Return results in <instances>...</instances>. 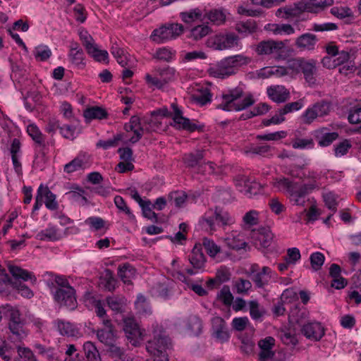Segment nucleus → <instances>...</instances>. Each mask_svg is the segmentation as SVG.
<instances>
[{
    "instance_id": "obj_43",
    "label": "nucleus",
    "mask_w": 361,
    "mask_h": 361,
    "mask_svg": "<svg viewBox=\"0 0 361 361\" xmlns=\"http://www.w3.org/2000/svg\"><path fill=\"white\" fill-rule=\"evenodd\" d=\"M304 59L301 58H295L289 59L287 63L286 69L288 72V75L290 78L295 77L300 71Z\"/></svg>"
},
{
    "instance_id": "obj_28",
    "label": "nucleus",
    "mask_w": 361,
    "mask_h": 361,
    "mask_svg": "<svg viewBox=\"0 0 361 361\" xmlns=\"http://www.w3.org/2000/svg\"><path fill=\"white\" fill-rule=\"evenodd\" d=\"M39 193H41L42 199L44 198L43 202L47 208L51 210H55L58 208L56 195L50 191L48 187L41 185L39 187Z\"/></svg>"
},
{
    "instance_id": "obj_61",
    "label": "nucleus",
    "mask_w": 361,
    "mask_h": 361,
    "mask_svg": "<svg viewBox=\"0 0 361 361\" xmlns=\"http://www.w3.org/2000/svg\"><path fill=\"white\" fill-rule=\"evenodd\" d=\"M324 255L319 252H316L310 255V260L311 266L314 271H318L321 269L324 262Z\"/></svg>"
},
{
    "instance_id": "obj_32",
    "label": "nucleus",
    "mask_w": 361,
    "mask_h": 361,
    "mask_svg": "<svg viewBox=\"0 0 361 361\" xmlns=\"http://www.w3.org/2000/svg\"><path fill=\"white\" fill-rule=\"evenodd\" d=\"M87 164L85 155H79L64 166V171L71 173L84 169Z\"/></svg>"
},
{
    "instance_id": "obj_47",
    "label": "nucleus",
    "mask_w": 361,
    "mask_h": 361,
    "mask_svg": "<svg viewBox=\"0 0 361 361\" xmlns=\"http://www.w3.org/2000/svg\"><path fill=\"white\" fill-rule=\"evenodd\" d=\"M8 328L18 341L24 339L27 335L26 331L23 329V321L8 322Z\"/></svg>"
},
{
    "instance_id": "obj_7",
    "label": "nucleus",
    "mask_w": 361,
    "mask_h": 361,
    "mask_svg": "<svg viewBox=\"0 0 361 361\" xmlns=\"http://www.w3.org/2000/svg\"><path fill=\"white\" fill-rule=\"evenodd\" d=\"M300 318L294 319L295 322L301 327V333L307 339L313 341H319L325 334V329L322 324L316 321L305 322L302 319L307 317L305 311H299Z\"/></svg>"
},
{
    "instance_id": "obj_40",
    "label": "nucleus",
    "mask_w": 361,
    "mask_h": 361,
    "mask_svg": "<svg viewBox=\"0 0 361 361\" xmlns=\"http://www.w3.org/2000/svg\"><path fill=\"white\" fill-rule=\"evenodd\" d=\"M205 17L213 24L220 25L225 23L226 16L224 9L215 8L207 12Z\"/></svg>"
},
{
    "instance_id": "obj_1",
    "label": "nucleus",
    "mask_w": 361,
    "mask_h": 361,
    "mask_svg": "<svg viewBox=\"0 0 361 361\" xmlns=\"http://www.w3.org/2000/svg\"><path fill=\"white\" fill-rule=\"evenodd\" d=\"M251 61L252 59L244 54L229 56L211 65L207 73L211 77L225 79L236 74L240 68L247 66Z\"/></svg>"
},
{
    "instance_id": "obj_46",
    "label": "nucleus",
    "mask_w": 361,
    "mask_h": 361,
    "mask_svg": "<svg viewBox=\"0 0 361 361\" xmlns=\"http://www.w3.org/2000/svg\"><path fill=\"white\" fill-rule=\"evenodd\" d=\"M68 57L71 63L78 68L81 69L85 67L83 51H75V49H71Z\"/></svg>"
},
{
    "instance_id": "obj_38",
    "label": "nucleus",
    "mask_w": 361,
    "mask_h": 361,
    "mask_svg": "<svg viewBox=\"0 0 361 361\" xmlns=\"http://www.w3.org/2000/svg\"><path fill=\"white\" fill-rule=\"evenodd\" d=\"M266 28L274 35H291L295 32L294 28L289 24L270 23Z\"/></svg>"
},
{
    "instance_id": "obj_36",
    "label": "nucleus",
    "mask_w": 361,
    "mask_h": 361,
    "mask_svg": "<svg viewBox=\"0 0 361 361\" xmlns=\"http://www.w3.org/2000/svg\"><path fill=\"white\" fill-rule=\"evenodd\" d=\"M235 30L243 36L254 33L257 30V25L254 20H248L245 22H238L235 25Z\"/></svg>"
},
{
    "instance_id": "obj_56",
    "label": "nucleus",
    "mask_w": 361,
    "mask_h": 361,
    "mask_svg": "<svg viewBox=\"0 0 361 361\" xmlns=\"http://www.w3.org/2000/svg\"><path fill=\"white\" fill-rule=\"evenodd\" d=\"M34 56L37 60L44 61L50 58L51 51L46 45H39L34 51Z\"/></svg>"
},
{
    "instance_id": "obj_11",
    "label": "nucleus",
    "mask_w": 361,
    "mask_h": 361,
    "mask_svg": "<svg viewBox=\"0 0 361 361\" xmlns=\"http://www.w3.org/2000/svg\"><path fill=\"white\" fill-rule=\"evenodd\" d=\"M249 271L252 281L255 286L259 288L267 286L276 275L269 267L260 268L257 264H252Z\"/></svg>"
},
{
    "instance_id": "obj_42",
    "label": "nucleus",
    "mask_w": 361,
    "mask_h": 361,
    "mask_svg": "<svg viewBox=\"0 0 361 361\" xmlns=\"http://www.w3.org/2000/svg\"><path fill=\"white\" fill-rule=\"evenodd\" d=\"M27 132L36 144L40 147L44 146V136L35 124H29L27 127Z\"/></svg>"
},
{
    "instance_id": "obj_4",
    "label": "nucleus",
    "mask_w": 361,
    "mask_h": 361,
    "mask_svg": "<svg viewBox=\"0 0 361 361\" xmlns=\"http://www.w3.org/2000/svg\"><path fill=\"white\" fill-rule=\"evenodd\" d=\"M157 122L152 118L149 120L140 119L137 116H131L130 121L124 125L126 132H133L134 135L129 139V142L134 144L137 142L145 133L156 130Z\"/></svg>"
},
{
    "instance_id": "obj_60",
    "label": "nucleus",
    "mask_w": 361,
    "mask_h": 361,
    "mask_svg": "<svg viewBox=\"0 0 361 361\" xmlns=\"http://www.w3.org/2000/svg\"><path fill=\"white\" fill-rule=\"evenodd\" d=\"M61 135L67 139L73 140L79 132V129L76 126L63 125L60 127Z\"/></svg>"
},
{
    "instance_id": "obj_21",
    "label": "nucleus",
    "mask_w": 361,
    "mask_h": 361,
    "mask_svg": "<svg viewBox=\"0 0 361 361\" xmlns=\"http://www.w3.org/2000/svg\"><path fill=\"white\" fill-rule=\"evenodd\" d=\"M268 97L274 102L281 103L290 97L289 91L283 85H272L267 88Z\"/></svg>"
},
{
    "instance_id": "obj_53",
    "label": "nucleus",
    "mask_w": 361,
    "mask_h": 361,
    "mask_svg": "<svg viewBox=\"0 0 361 361\" xmlns=\"http://www.w3.org/2000/svg\"><path fill=\"white\" fill-rule=\"evenodd\" d=\"M202 16V13L200 9L196 8L189 11L181 12L180 16L183 21L186 23H190L200 19Z\"/></svg>"
},
{
    "instance_id": "obj_15",
    "label": "nucleus",
    "mask_w": 361,
    "mask_h": 361,
    "mask_svg": "<svg viewBox=\"0 0 361 361\" xmlns=\"http://www.w3.org/2000/svg\"><path fill=\"white\" fill-rule=\"evenodd\" d=\"M334 4V0H301L298 8L306 12L318 13Z\"/></svg>"
},
{
    "instance_id": "obj_17",
    "label": "nucleus",
    "mask_w": 361,
    "mask_h": 361,
    "mask_svg": "<svg viewBox=\"0 0 361 361\" xmlns=\"http://www.w3.org/2000/svg\"><path fill=\"white\" fill-rule=\"evenodd\" d=\"M171 107L173 110V121L176 128L187 130L190 132H193L197 128L196 124L191 123L188 118L183 116L181 110L178 109L176 104H172Z\"/></svg>"
},
{
    "instance_id": "obj_2",
    "label": "nucleus",
    "mask_w": 361,
    "mask_h": 361,
    "mask_svg": "<svg viewBox=\"0 0 361 361\" xmlns=\"http://www.w3.org/2000/svg\"><path fill=\"white\" fill-rule=\"evenodd\" d=\"M255 103L253 95L245 92L241 86L231 88L224 92L221 97V102L217 109L227 111H239L252 106Z\"/></svg>"
},
{
    "instance_id": "obj_20",
    "label": "nucleus",
    "mask_w": 361,
    "mask_h": 361,
    "mask_svg": "<svg viewBox=\"0 0 361 361\" xmlns=\"http://www.w3.org/2000/svg\"><path fill=\"white\" fill-rule=\"evenodd\" d=\"M226 245L231 250H239L246 247L247 243L245 239L239 232L233 231L227 233L224 238H222Z\"/></svg>"
},
{
    "instance_id": "obj_62",
    "label": "nucleus",
    "mask_w": 361,
    "mask_h": 361,
    "mask_svg": "<svg viewBox=\"0 0 361 361\" xmlns=\"http://www.w3.org/2000/svg\"><path fill=\"white\" fill-rule=\"evenodd\" d=\"M314 142L312 138H295L292 141V147L294 149H307L312 148Z\"/></svg>"
},
{
    "instance_id": "obj_52",
    "label": "nucleus",
    "mask_w": 361,
    "mask_h": 361,
    "mask_svg": "<svg viewBox=\"0 0 361 361\" xmlns=\"http://www.w3.org/2000/svg\"><path fill=\"white\" fill-rule=\"evenodd\" d=\"M274 57L277 60H283L287 56V49L286 44L282 41H275L273 46Z\"/></svg>"
},
{
    "instance_id": "obj_29",
    "label": "nucleus",
    "mask_w": 361,
    "mask_h": 361,
    "mask_svg": "<svg viewBox=\"0 0 361 361\" xmlns=\"http://www.w3.org/2000/svg\"><path fill=\"white\" fill-rule=\"evenodd\" d=\"M63 237V233L54 226H49L37 234V238L40 240H58Z\"/></svg>"
},
{
    "instance_id": "obj_23",
    "label": "nucleus",
    "mask_w": 361,
    "mask_h": 361,
    "mask_svg": "<svg viewBox=\"0 0 361 361\" xmlns=\"http://www.w3.org/2000/svg\"><path fill=\"white\" fill-rule=\"evenodd\" d=\"M189 261L195 270H201L204 268L205 264V257L202 252V245L195 244L190 255Z\"/></svg>"
},
{
    "instance_id": "obj_54",
    "label": "nucleus",
    "mask_w": 361,
    "mask_h": 361,
    "mask_svg": "<svg viewBox=\"0 0 361 361\" xmlns=\"http://www.w3.org/2000/svg\"><path fill=\"white\" fill-rule=\"evenodd\" d=\"M202 245L206 250L207 253L211 257H214L217 254L221 252V247L214 240L207 238H204L202 240Z\"/></svg>"
},
{
    "instance_id": "obj_34",
    "label": "nucleus",
    "mask_w": 361,
    "mask_h": 361,
    "mask_svg": "<svg viewBox=\"0 0 361 361\" xmlns=\"http://www.w3.org/2000/svg\"><path fill=\"white\" fill-rule=\"evenodd\" d=\"M247 307L250 312V315L253 320L262 321L264 315L265 314V310L262 306L259 305L257 300H250L247 303Z\"/></svg>"
},
{
    "instance_id": "obj_59",
    "label": "nucleus",
    "mask_w": 361,
    "mask_h": 361,
    "mask_svg": "<svg viewBox=\"0 0 361 361\" xmlns=\"http://www.w3.org/2000/svg\"><path fill=\"white\" fill-rule=\"evenodd\" d=\"M133 274L134 270L129 265L125 264L118 269V276L125 283H130Z\"/></svg>"
},
{
    "instance_id": "obj_41",
    "label": "nucleus",
    "mask_w": 361,
    "mask_h": 361,
    "mask_svg": "<svg viewBox=\"0 0 361 361\" xmlns=\"http://www.w3.org/2000/svg\"><path fill=\"white\" fill-rule=\"evenodd\" d=\"M83 116L87 120L102 119L106 117L107 113L105 109L99 106H92L86 109Z\"/></svg>"
},
{
    "instance_id": "obj_30",
    "label": "nucleus",
    "mask_w": 361,
    "mask_h": 361,
    "mask_svg": "<svg viewBox=\"0 0 361 361\" xmlns=\"http://www.w3.org/2000/svg\"><path fill=\"white\" fill-rule=\"evenodd\" d=\"M204 153L202 151H196L185 154L183 158L185 164L190 168L197 167L199 171V166L202 164Z\"/></svg>"
},
{
    "instance_id": "obj_5",
    "label": "nucleus",
    "mask_w": 361,
    "mask_h": 361,
    "mask_svg": "<svg viewBox=\"0 0 361 361\" xmlns=\"http://www.w3.org/2000/svg\"><path fill=\"white\" fill-rule=\"evenodd\" d=\"M207 47L217 51L241 47L240 39L232 32H220L209 37L207 40Z\"/></svg>"
},
{
    "instance_id": "obj_3",
    "label": "nucleus",
    "mask_w": 361,
    "mask_h": 361,
    "mask_svg": "<svg viewBox=\"0 0 361 361\" xmlns=\"http://www.w3.org/2000/svg\"><path fill=\"white\" fill-rule=\"evenodd\" d=\"M234 223V216L220 207L209 209L200 220L202 228L210 233L216 231V226L225 227Z\"/></svg>"
},
{
    "instance_id": "obj_49",
    "label": "nucleus",
    "mask_w": 361,
    "mask_h": 361,
    "mask_svg": "<svg viewBox=\"0 0 361 361\" xmlns=\"http://www.w3.org/2000/svg\"><path fill=\"white\" fill-rule=\"evenodd\" d=\"M66 195L69 199L75 202H82L83 204L87 202V200L85 196V190L78 186H73L72 190Z\"/></svg>"
},
{
    "instance_id": "obj_25",
    "label": "nucleus",
    "mask_w": 361,
    "mask_h": 361,
    "mask_svg": "<svg viewBox=\"0 0 361 361\" xmlns=\"http://www.w3.org/2000/svg\"><path fill=\"white\" fill-rule=\"evenodd\" d=\"M317 42V36L311 33H305L299 36L295 40V46L300 50H312Z\"/></svg>"
},
{
    "instance_id": "obj_8",
    "label": "nucleus",
    "mask_w": 361,
    "mask_h": 361,
    "mask_svg": "<svg viewBox=\"0 0 361 361\" xmlns=\"http://www.w3.org/2000/svg\"><path fill=\"white\" fill-rule=\"evenodd\" d=\"M183 26L179 23L166 24L157 29H155L151 38L157 43H164L167 41L174 39L183 34Z\"/></svg>"
},
{
    "instance_id": "obj_45",
    "label": "nucleus",
    "mask_w": 361,
    "mask_h": 361,
    "mask_svg": "<svg viewBox=\"0 0 361 361\" xmlns=\"http://www.w3.org/2000/svg\"><path fill=\"white\" fill-rule=\"evenodd\" d=\"M83 350L88 361H99V353L95 345L91 341H87L83 344Z\"/></svg>"
},
{
    "instance_id": "obj_39",
    "label": "nucleus",
    "mask_w": 361,
    "mask_h": 361,
    "mask_svg": "<svg viewBox=\"0 0 361 361\" xmlns=\"http://www.w3.org/2000/svg\"><path fill=\"white\" fill-rule=\"evenodd\" d=\"M88 54L98 62H109V54L106 50L99 49L98 46L94 43L87 49Z\"/></svg>"
},
{
    "instance_id": "obj_26",
    "label": "nucleus",
    "mask_w": 361,
    "mask_h": 361,
    "mask_svg": "<svg viewBox=\"0 0 361 361\" xmlns=\"http://www.w3.org/2000/svg\"><path fill=\"white\" fill-rule=\"evenodd\" d=\"M8 269L16 279H22L25 281L30 280L32 283L37 282V278L32 272L23 269L20 267L9 263L8 264Z\"/></svg>"
},
{
    "instance_id": "obj_33",
    "label": "nucleus",
    "mask_w": 361,
    "mask_h": 361,
    "mask_svg": "<svg viewBox=\"0 0 361 361\" xmlns=\"http://www.w3.org/2000/svg\"><path fill=\"white\" fill-rule=\"evenodd\" d=\"M212 32L211 28L207 25H198L190 30L188 37L195 41H199L208 35Z\"/></svg>"
},
{
    "instance_id": "obj_24",
    "label": "nucleus",
    "mask_w": 361,
    "mask_h": 361,
    "mask_svg": "<svg viewBox=\"0 0 361 361\" xmlns=\"http://www.w3.org/2000/svg\"><path fill=\"white\" fill-rule=\"evenodd\" d=\"M300 71L304 75L307 82L314 85L316 82L317 66L314 60L306 61L304 59Z\"/></svg>"
},
{
    "instance_id": "obj_50",
    "label": "nucleus",
    "mask_w": 361,
    "mask_h": 361,
    "mask_svg": "<svg viewBox=\"0 0 361 361\" xmlns=\"http://www.w3.org/2000/svg\"><path fill=\"white\" fill-rule=\"evenodd\" d=\"M243 222L245 228H250L259 224V212L256 210H250L245 214Z\"/></svg>"
},
{
    "instance_id": "obj_10",
    "label": "nucleus",
    "mask_w": 361,
    "mask_h": 361,
    "mask_svg": "<svg viewBox=\"0 0 361 361\" xmlns=\"http://www.w3.org/2000/svg\"><path fill=\"white\" fill-rule=\"evenodd\" d=\"M123 322V329L128 341L134 346L138 345L146 336L145 330L140 329L138 323L133 317H126Z\"/></svg>"
},
{
    "instance_id": "obj_44",
    "label": "nucleus",
    "mask_w": 361,
    "mask_h": 361,
    "mask_svg": "<svg viewBox=\"0 0 361 361\" xmlns=\"http://www.w3.org/2000/svg\"><path fill=\"white\" fill-rule=\"evenodd\" d=\"M97 336L101 343L106 345H111L115 342L116 336L113 329H102L97 331Z\"/></svg>"
},
{
    "instance_id": "obj_19",
    "label": "nucleus",
    "mask_w": 361,
    "mask_h": 361,
    "mask_svg": "<svg viewBox=\"0 0 361 361\" xmlns=\"http://www.w3.org/2000/svg\"><path fill=\"white\" fill-rule=\"evenodd\" d=\"M255 245L258 247L266 248L271 245L273 240V233L267 229L253 231L251 235Z\"/></svg>"
},
{
    "instance_id": "obj_64",
    "label": "nucleus",
    "mask_w": 361,
    "mask_h": 361,
    "mask_svg": "<svg viewBox=\"0 0 361 361\" xmlns=\"http://www.w3.org/2000/svg\"><path fill=\"white\" fill-rule=\"evenodd\" d=\"M234 287L238 293L245 294L251 288L252 283L249 280L240 279L235 282Z\"/></svg>"
},
{
    "instance_id": "obj_12",
    "label": "nucleus",
    "mask_w": 361,
    "mask_h": 361,
    "mask_svg": "<svg viewBox=\"0 0 361 361\" xmlns=\"http://www.w3.org/2000/svg\"><path fill=\"white\" fill-rule=\"evenodd\" d=\"M54 329L60 335L64 337L80 338L82 333L76 324L69 321L57 319L52 322Z\"/></svg>"
},
{
    "instance_id": "obj_57",
    "label": "nucleus",
    "mask_w": 361,
    "mask_h": 361,
    "mask_svg": "<svg viewBox=\"0 0 361 361\" xmlns=\"http://www.w3.org/2000/svg\"><path fill=\"white\" fill-rule=\"evenodd\" d=\"M269 110V106L266 103H260L255 106L252 111L246 114H242L240 118L243 120L252 118L255 116L262 115L267 113Z\"/></svg>"
},
{
    "instance_id": "obj_55",
    "label": "nucleus",
    "mask_w": 361,
    "mask_h": 361,
    "mask_svg": "<svg viewBox=\"0 0 361 361\" xmlns=\"http://www.w3.org/2000/svg\"><path fill=\"white\" fill-rule=\"evenodd\" d=\"M274 40L262 41L259 42L256 48L255 51L259 55H270L273 53Z\"/></svg>"
},
{
    "instance_id": "obj_18",
    "label": "nucleus",
    "mask_w": 361,
    "mask_h": 361,
    "mask_svg": "<svg viewBox=\"0 0 361 361\" xmlns=\"http://www.w3.org/2000/svg\"><path fill=\"white\" fill-rule=\"evenodd\" d=\"M303 178L305 183L303 187L305 192H312L314 190H318L322 186V174L313 171H309L303 173Z\"/></svg>"
},
{
    "instance_id": "obj_35",
    "label": "nucleus",
    "mask_w": 361,
    "mask_h": 361,
    "mask_svg": "<svg viewBox=\"0 0 361 361\" xmlns=\"http://www.w3.org/2000/svg\"><path fill=\"white\" fill-rule=\"evenodd\" d=\"M108 306L113 311L118 313L123 311L127 304V299L123 296H110L106 298Z\"/></svg>"
},
{
    "instance_id": "obj_14",
    "label": "nucleus",
    "mask_w": 361,
    "mask_h": 361,
    "mask_svg": "<svg viewBox=\"0 0 361 361\" xmlns=\"http://www.w3.org/2000/svg\"><path fill=\"white\" fill-rule=\"evenodd\" d=\"M54 300L60 306L66 307L69 310L76 307L77 300L73 288H58L54 293Z\"/></svg>"
},
{
    "instance_id": "obj_58",
    "label": "nucleus",
    "mask_w": 361,
    "mask_h": 361,
    "mask_svg": "<svg viewBox=\"0 0 361 361\" xmlns=\"http://www.w3.org/2000/svg\"><path fill=\"white\" fill-rule=\"evenodd\" d=\"M261 187L259 183L248 180L245 189H243V195L247 197H252L260 192Z\"/></svg>"
},
{
    "instance_id": "obj_51",
    "label": "nucleus",
    "mask_w": 361,
    "mask_h": 361,
    "mask_svg": "<svg viewBox=\"0 0 361 361\" xmlns=\"http://www.w3.org/2000/svg\"><path fill=\"white\" fill-rule=\"evenodd\" d=\"M331 13L339 19L353 18V12L348 6H334L331 8Z\"/></svg>"
},
{
    "instance_id": "obj_37",
    "label": "nucleus",
    "mask_w": 361,
    "mask_h": 361,
    "mask_svg": "<svg viewBox=\"0 0 361 361\" xmlns=\"http://www.w3.org/2000/svg\"><path fill=\"white\" fill-rule=\"evenodd\" d=\"M111 54L116 58L117 62L122 67H130L131 61L128 59V56L125 54L124 50L119 48L116 44L113 45L111 49Z\"/></svg>"
},
{
    "instance_id": "obj_9",
    "label": "nucleus",
    "mask_w": 361,
    "mask_h": 361,
    "mask_svg": "<svg viewBox=\"0 0 361 361\" xmlns=\"http://www.w3.org/2000/svg\"><path fill=\"white\" fill-rule=\"evenodd\" d=\"M327 56H324L322 63L324 67L329 69L335 68L348 62L350 54L347 51H338V47L334 44L326 47Z\"/></svg>"
},
{
    "instance_id": "obj_22",
    "label": "nucleus",
    "mask_w": 361,
    "mask_h": 361,
    "mask_svg": "<svg viewBox=\"0 0 361 361\" xmlns=\"http://www.w3.org/2000/svg\"><path fill=\"white\" fill-rule=\"evenodd\" d=\"M274 338L271 336L259 341L258 345L261 350L259 354L260 361H267L274 356L272 348L274 345Z\"/></svg>"
},
{
    "instance_id": "obj_31",
    "label": "nucleus",
    "mask_w": 361,
    "mask_h": 361,
    "mask_svg": "<svg viewBox=\"0 0 361 361\" xmlns=\"http://www.w3.org/2000/svg\"><path fill=\"white\" fill-rule=\"evenodd\" d=\"M185 326L192 336H198L202 332V323L197 316H190L185 321Z\"/></svg>"
},
{
    "instance_id": "obj_27",
    "label": "nucleus",
    "mask_w": 361,
    "mask_h": 361,
    "mask_svg": "<svg viewBox=\"0 0 361 361\" xmlns=\"http://www.w3.org/2000/svg\"><path fill=\"white\" fill-rule=\"evenodd\" d=\"M273 187L279 192L290 194L297 188V183L286 178H276L272 182Z\"/></svg>"
},
{
    "instance_id": "obj_6",
    "label": "nucleus",
    "mask_w": 361,
    "mask_h": 361,
    "mask_svg": "<svg viewBox=\"0 0 361 361\" xmlns=\"http://www.w3.org/2000/svg\"><path fill=\"white\" fill-rule=\"evenodd\" d=\"M176 76V71L174 68L166 66L155 68L153 74H146L145 81L149 87L154 89H162L169 82L173 80Z\"/></svg>"
},
{
    "instance_id": "obj_48",
    "label": "nucleus",
    "mask_w": 361,
    "mask_h": 361,
    "mask_svg": "<svg viewBox=\"0 0 361 361\" xmlns=\"http://www.w3.org/2000/svg\"><path fill=\"white\" fill-rule=\"evenodd\" d=\"M135 306L140 314L149 315L152 313L151 307L147 302L146 298L142 294L137 295Z\"/></svg>"
},
{
    "instance_id": "obj_16",
    "label": "nucleus",
    "mask_w": 361,
    "mask_h": 361,
    "mask_svg": "<svg viewBox=\"0 0 361 361\" xmlns=\"http://www.w3.org/2000/svg\"><path fill=\"white\" fill-rule=\"evenodd\" d=\"M212 94L207 87L196 85L190 92V99L199 106L206 105L212 102Z\"/></svg>"
},
{
    "instance_id": "obj_13",
    "label": "nucleus",
    "mask_w": 361,
    "mask_h": 361,
    "mask_svg": "<svg viewBox=\"0 0 361 361\" xmlns=\"http://www.w3.org/2000/svg\"><path fill=\"white\" fill-rule=\"evenodd\" d=\"M212 336L219 343L227 342L230 338V333L227 324L221 317H214L211 319Z\"/></svg>"
},
{
    "instance_id": "obj_63",
    "label": "nucleus",
    "mask_w": 361,
    "mask_h": 361,
    "mask_svg": "<svg viewBox=\"0 0 361 361\" xmlns=\"http://www.w3.org/2000/svg\"><path fill=\"white\" fill-rule=\"evenodd\" d=\"M217 296L221 301L227 305H231L233 300V296L228 286H224L219 291Z\"/></svg>"
}]
</instances>
